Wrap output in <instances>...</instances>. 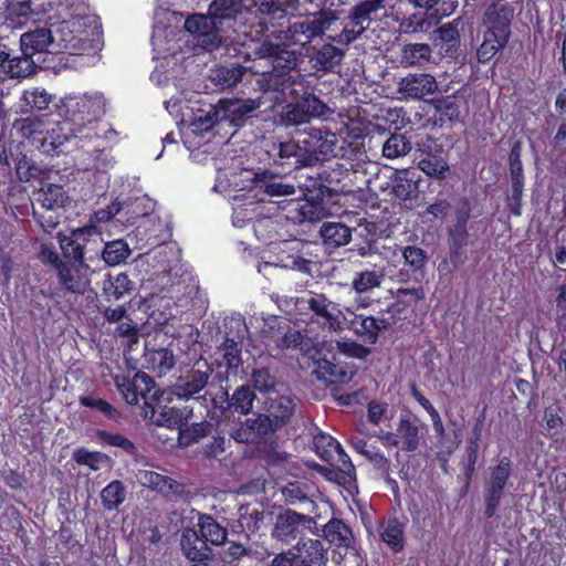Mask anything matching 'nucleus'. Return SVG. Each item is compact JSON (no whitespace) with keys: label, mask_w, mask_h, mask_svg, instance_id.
<instances>
[{"label":"nucleus","mask_w":566,"mask_h":566,"mask_svg":"<svg viewBox=\"0 0 566 566\" xmlns=\"http://www.w3.org/2000/svg\"><path fill=\"white\" fill-rule=\"evenodd\" d=\"M185 29L197 35L198 44L212 52L222 42L220 32L232 31L238 36L258 40L268 31L265 15L256 10L253 0H213L208 14H193L185 21Z\"/></svg>","instance_id":"1"},{"label":"nucleus","mask_w":566,"mask_h":566,"mask_svg":"<svg viewBox=\"0 0 566 566\" xmlns=\"http://www.w3.org/2000/svg\"><path fill=\"white\" fill-rule=\"evenodd\" d=\"M21 55L8 57L4 67H0L1 80L27 78L38 69L59 73L66 66L67 59L62 52H53V35L49 28H35L20 35Z\"/></svg>","instance_id":"2"},{"label":"nucleus","mask_w":566,"mask_h":566,"mask_svg":"<svg viewBox=\"0 0 566 566\" xmlns=\"http://www.w3.org/2000/svg\"><path fill=\"white\" fill-rule=\"evenodd\" d=\"M337 140L336 134L326 127H308L298 134L297 139L274 143L269 156L274 166L286 171L313 167L335 156Z\"/></svg>","instance_id":"3"},{"label":"nucleus","mask_w":566,"mask_h":566,"mask_svg":"<svg viewBox=\"0 0 566 566\" xmlns=\"http://www.w3.org/2000/svg\"><path fill=\"white\" fill-rule=\"evenodd\" d=\"M268 31L264 36L274 38L285 45H298L304 49L316 38L334 42L335 31L339 24L334 9H321L304 17L272 19L265 15Z\"/></svg>","instance_id":"4"},{"label":"nucleus","mask_w":566,"mask_h":566,"mask_svg":"<svg viewBox=\"0 0 566 566\" xmlns=\"http://www.w3.org/2000/svg\"><path fill=\"white\" fill-rule=\"evenodd\" d=\"M384 2V0H361L346 11L334 9L339 22L334 42L348 48L361 39L370 25L380 20V12L385 9Z\"/></svg>","instance_id":"5"},{"label":"nucleus","mask_w":566,"mask_h":566,"mask_svg":"<svg viewBox=\"0 0 566 566\" xmlns=\"http://www.w3.org/2000/svg\"><path fill=\"white\" fill-rule=\"evenodd\" d=\"M114 382L127 403L134 406L143 400L145 408H148L153 416L156 415V405L160 402L164 390L159 388L151 376L139 370L133 378L116 375Z\"/></svg>","instance_id":"6"},{"label":"nucleus","mask_w":566,"mask_h":566,"mask_svg":"<svg viewBox=\"0 0 566 566\" xmlns=\"http://www.w3.org/2000/svg\"><path fill=\"white\" fill-rule=\"evenodd\" d=\"M513 473V461L502 457L496 464L489 467L483 484L484 517L492 518L505 494V489Z\"/></svg>","instance_id":"7"},{"label":"nucleus","mask_w":566,"mask_h":566,"mask_svg":"<svg viewBox=\"0 0 566 566\" xmlns=\"http://www.w3.org/2000/svg\"><path fill=\"white\" fill-rule=\"evenodd\" d=\"M315 525L316 521L310 514L285 509L276 515L272 537L285 545H291L295 541L301 542Z\"/></svg>","instance_id":"8"},{"label":"nucleus","mask_w":566,"mask_h":566,"mask_svg":"<svg viewBox=\"0 0 566 566\" xmlns=\"http://www.w3.org/2000/svg\"><path fill=\"white\" fill-rule=\"evenodd\" d=\"M415 147L418 153L419 169L429 177L446 178L450 168L443 156V146L429 134H424L417 136Z\"/></svg>","instance_id":"9"},{"label":"nucleus","mask_w":566,"mask_h":566,"mask_svg":"<svg viewBox=\"0 0 566 566\" xmlns=\"http://www.w3.org/2000/svg\"><path fill=\"white\" fill-rule=\"evenodd\" d=\"M101 233L95 226H85L72 230L70 235L59 237L60 248L65 259L64 262L70 264H86V254L90 244H97ZM92 259V256H88Z\"/></svg>","instance_id":"10"},{"label":"nucleus","mask_w":566,"mask_h":566,"mask_svg":"<svg viewBox=\"0 0 566 566\" xmlns=\"http://www.w3.org/2000/svg\"><path fill=\"white\" fill-rule=\"evenodd\" d=\"M259 38L258 40H252L253 44L252 53L255 57L259 59H269L271 61L272 67L276 72L285 73L291 75V71H293L298 61V53L292 50H289L283 42L281 44H273L269 40H262Z\"/></svg>","instance_id":"11"},{"label":"nucleus","mask_w":566,"mask_h":566,"mask_svg":"<svg viewBox=\"0 0 566 566\" xmlns=\"http://www.w3.org/2000/svg\"><path fill=\"white\" fill-rule=\"evenodd\" d=\"M429 103L434 108V122L440 126L462 122L463 116L469 113L468 96L461 90L451 95L432 98Z\"/></svg>","instance_id":"12"},{"label":"nucleus","mask_w":566,"mask_h":566,"mask_svg":"<svg viewBox=\"0 0 566 566\" xmlns=\"http://www.w3.org/2000/svg\"><path fill=\"white\" fill-rule=\"evenodd\" d=\"M514 8L509 2L495 1L489 4L483 15V28L502 39L510 40Z\"/></svg>","instance_id":"13"},{"label":"nucleus","mask_w":566,"mask_h":566,"mask_svg":"<svg viewBox=\"0 0 566 566\" xmlns=\"http://www.w3.org/2000/svg\"><path fill=\"white\" fill-rule=\"evenodd\" d=\"M403 259V264L398 271L399 282H421L424 277V269L429 261L426 250L417 245L398 247Z\"/></svg>","instance_id":"14"},{"label":"nucleus","mask_w":566,"mask_h":566,"mask_svg":"<svg viewBox=\"0 0 566 566\" xmlns=\"http://www.w3.org/2000/svg\"><path fill=\"white\" fill-rule=\"evenodd\" d=\"M276 432L271 422V417L258 413L253 418H247L237 427L231 437L239 443H259L266 436Z\"/></svg>","instance_id":"15"},{"label":"nucleus","mask_w":566,"mask_h":566,"mask_svg":"<svg viewBox=\"0 0 566 566\" xmlns=\"http://www.w3.org/2000/svg\"><path fill=\"white\" fill-rule=\"evenodd\" d=\"M291 84L289 95L298 101L311 118L325 116L329 112L326 103L315 95V88L303 76L297 75V80Z\"/></svg>","instance_id":"16"},{"label":"nucleus","mask_w":566,"mask_h":566,"mask_svg":"<svg viewBox=\"0 0 566 566\" xmlns=\"http://www.w3.org/2000/svg\"><path fill=\"white\" fill-rule=\"evenodd\" d=\"M88 265L70 264L65 262L56 271V276L64 294L81 295L90 286L91 280L87 275Z\"/></svg>","instance_id":"17"},{"label":"nucleus","mask_w":566,"mask_h":566,"mask_svg":"<svg viewBox=\"0 0 566 566\" xmlns=\"http://www.w3.org/2000/svg\"><path fill=\"white\" fill-rule=\"evenodd\" d=\"M438 91L436 77L429 73H413L402 77L398 83V93L407 98L422 99Z\"/></svg>","instance_id":"18"},{"label":"nucleus","mask_w":566,"mask_h":566,"mask_svg":"<svg viewBox=\"0 0 566 566\" xmlns=\"http://www.w3.org/2000/svg\"><path fill=\"white\" fill-rule=\"evenodd\" d=\"M306 191V196L294 197L289 200V206L292 207L290 212H294L291 218L297 222H318L325 216V209L323 207L322 201L315 200L313 196H311L312 191L308 187L304 188Z\"/></svg>","instance_id":"19"},{"label":"nucleus","mask_w":566,"mask_h":566,"mask_svg":"<svg viewBox=\"0 0 566 566\" xmlns=\"http://www.w3.org/2000/svg\"><path fill=\"white\" fill-rule=\"evenodd\" d=\"M394 324V321L385 317H374L364 314H354V317L349 321V327L363 337L365 342L375 344L378 339L381 331L388 329Z\"/></svg>","instance_id":"20"},{"label":"nucleus","mask_w":566,"mask_h":566,"mask_svg":"<svg viewBox=\"0 0 566 566\" xmlns=\"http://www.w3.org/2000/svg\"><path fill=\"white\" fill-rule=\"evenodd\" d=\"M315 364L317 377L328 384H345L352 379L353 371L346 364L338 361L334 353H329V357H319Z\"/></svg>","instance_id":"21"},{"label":"nucleus","mask_w":566,"mask_h":566,"mask_svg":"<svg viewBox=\"0 0 566 566\" xmlns=\"http://www.w3.org/2000/svg\"><path fill=\"white\" fill-rule=\"evenodd\" d=\"M292 549L300 566H325L327 564V551L322 541L317 538L302 539Z\"/></svg>","instance_id":"22"},{"label":"nucleus","mask_w":566,"mask_h":566,"mask_svg":"<svg viewBox=\"0 0 566 566\" xmlns=\"http://www.w3.org/2000/svg\"><path fill=\"white\" fill-rule=\"evenodd\" d=\"M176 365V356L170 348L145 346L143 367L157 377L166 376Z\"/></svg>","instance_id":"23"},{"label":"nucleus","mask_w":566,"mask_h":566,"mask_svg":"<svg viewBox=\"0 0 566 566\" xmlns=\"http://www.w3.org/2000/svg\"><path fill=\"white\" fill-rule=\"evenodd\" d=\"M390 193L402 201L418 197L419 178L415 170H396L390 181Z\"/></svg>","instance_id":"24"},{"label":"nucleus","mask_w":566,"mask_h":566,"mask_svg":"<svg viewBox=\"0 0 566 566\" xmlns=\"http://www.w3.org/2000/svg\"><path fill=\"white\" fill-rule=\"evenodd\" d=\"M424 298L426 292L422 285L412 289L399 287L395 301L388 305L386 312L390 315V319L395 322V318H399L408 308L413 311L418 303Z\"/></svg>","instance_id":"25"},{"label":"nucleus","mask_w":566,"mask_h":566,"mask_svg":"<svg viewBox=\"0 0 566 566\" xmlns=\"http://www.w3.org/2000/svg\"><path fill=\"white\" fill-rule=\"evenodd\" d=\"M209 375L207 371L191 369L181 375L172 386V392L178 398L190 399L199 394L208 385Z\"/></svg>","instance_id":"26"},{"label":"nucleus","mask_w":566,"mask_h":566,"mask_svg":"<svg viewBox=\"0 0 566 566\" xmlns=\"http://www.w3.org/2000/svg\"><path fill=\"white\" fill-rule=\"evenodd\" d=\"M345 46L327 41L315 49L312 55L314 66L319 71H331L339 65L345 57Z\"/></svg>","instance_id":"27"},{"label":"nucleus","mask_w":566,"mask_h":566,"mask_svg":"<svg viewBox=\"0 0 566 566\" xmlns=\"http://www.w3.org/2000/svg\"><path fill=\"white\" fill-rule=\"evenodd\" d=\"M380 539L394 553L405 549V524L397 517H389L379 528Z\"/></svg>","instance_id":"28"},{"label":"nucleus","mask_w":566,"mask_h":566,"mask_svg":"<svg viewBox=\"0 0 566 566\" xmlns=\"http://www.w3.org/2000/svg\"><path fill=\"white\" fill-rule=\"evenodd\" d=\"M156 410V413H158L156 423L171 429L177 428L180 430L188 422L189 418L192 417V409H188L187 407L160 406V402H158Z\"/></svg>","instance_id":"29"},{"label":"nucleus","mask_w":566,"mask_h":566,"mask_svg":"<svg viewBox=\"0 0 566 566\" xmlns=\"http://www.w3.org/2000/svg\"><path fill=\"white\" fill-rule=\"evenodd\" d=\"M282 496L287 505L308 504L310 513L316 507L315 501L311 497V485L303 481H291L282 488Z\"/></svg>","instance_id":"30"},{"label":"nucleus","mask_w":566,"mask_h":566,"mask_svg":"<svg viewBox=\"0 0 566 566\" xmlns=\"http://www.w3.org/2000/svg\"><path fill=\"white\" fill-rule=\"evenodd\" d=\"M104 113V104L101 97L84 96L75 103L73 115L74 120L85 125L96 122Z\"/></svg>","instance_id":"31"},{"label":"nucleus","mask_w":566,"mask_h":566,"mask_svg":"<svg viewBox=\"0 0 566 566\" xmlns=\"http://www.w3.org/2000/svg\"><path fill=\"white\" fill-rule=\"evenodd\" d=\"M319 233L327 249L346 245L352 239L350 228L340 222H324Z\"/></svg>","instance_id":"32"},{"label":"nucleus","mask_w":566,"mask_h":566,"mask_svg":"<svg viewBox=\"0 0 566 566\" xmlns=\"http://www.w3.org/2000/svg\"><path fill=\"white\" fill-rule=\"evenodd\" d=\"M324 538L333 546L349 547L353 542L352 528L343 520L333 517L323 527Z\"/></svg>","instance_id":"33"},{"label":"nucleus","mask_w":566,"mask_h":566,"mask_svg":"<svg viewBox=\"0 0 566 566\" xmlns=\"http://www.w3.org/2000/svg\"><path fill=\"white\" fill-rule=\"evenodd\" d=\"M295 410L294 400L289 396H280L272 399L268 409L271 417L272 427L275 431L280 430L289 422Z\"/></svg>","instance_id":"34"},{"label":"nucleus","mask_w":566,"mask_h":566,"mask_svg":"<svg viewBox=\"0 0 566 566\" xmlns=\"http://www.w3.org/2000/svg\"><path fill=\"white\" fill-rule=\"evenodd\" d=\"M434 43L446 55H453L460 45L457 20L439 27L434 31Z\"/></svg>","instance_id":"35"},{"label":"nucleus","mask_w":566,"mask_h":566,"mask_svg":"<svg viewBox=\"0 0 566 566\" xmlns=\"http://www.w3.org/2000/svg\"><path fill=\"white\" fill-rule=\"evenodd\" d=\"M432 50L427 43H407L402 45L399 63L403 67L422 65L430 61Z\"/></svg>","instance_id":"36"},{"label":"nucleus","mask_w":566,"mask_h":566,"mask_svg":"<svg viewBox=\"0 0 566 566\" xmlns=\"http://www.w3.org/2000/svg\"><path fill=\"white\" fill-rule=\"evenodd\" d=\"M180 544L184 554L190 560H201L202 556H208L207 542L193 528H185L182 531Z\"/></svg>","instance_id":"37"},{"label":"nucleus","mask_w":566,"mask_h":566,"mask_svg":"<svg viewBox=\"0 0 566 566\" xmlns=\"http://www.w3.org/2000/svg\"><path fill=\"white\" fill-rule=\"evenodd\" d=\"M397 436L400 439L392 442L394 446L400 444L401 449L407 452L416 451L419 447V428L410 418L401 417L397 427Z\"/></svg>","instance_id":"38"},{"label":"nucleus","mask_w":566,"mask_h":566,"mask_svg":"<svg viewBox=\"0 0 566 566\" xmlns=\"http://www.w3.org/2000/svg\"><path fill=\"white\" fill-rule=\"evenodd\" d=\"M134 289V282L122 272L116 275L108 274L103 284V292L107 301H118Z\"/></svg>","instance_id":"39"},{"label":"nucleus","mask_w":566,"mask_h":566,"mask_svg":"<svg viewBox=\"0 0 566 566\" xmlns=\"http://www.w3.org/2000/svg\"><path fill=\"white\" fill-rule=\"evenodd\" d=\"M199 533L205 542L219 546L228 536L226 527L221 526L211 515L201 514L198 521Z\"/></svg>","instance_id":"40"},{"label":"nucleus","mask_w":566,"mask_h":566,"mask_svg":"<svg viewBox=\"0 0 566 566\" xmlns=\"http://www.w3.org/2000/svg\"><path fill=\"white\" fill-rule=\"evenodd\" d=\"M327 463L332 467L335 479L339 484H350L356 480L355 467L343 447L333 455V460Z\"/></svg>","instance_id":"41"},{"label":"nucleus","mask_w":566,"mask_h":566,"mask_svg":"<svg viewBox=\"0 0 566 566\" xmlns=\"http://www.w3.org/2000/svg\"><path fill=\"white\" fill-rule=\"evenodd\" d=\"M32 13L31 0L17 2L10 0L6 10V27L10 29L21 28L27 24Z\"/></svg>","instance_id":"42"},{"label":"nucleus","mask_w":566,"mask_h":566,"mask_svg":"<svg viewBox=\"0 0 566 566\" xmlns=\"http://www.w3.org/2000/svg\"><path fill=\"white\" fill-rule=\"evenodd\" d=\"M296 77L287 75L285 73L276 72L273 67L271 71L263 72L259 84L264 92H279L282 94H289L291 91L292 81H296Z\"/></svg>","instance_id":"43"},{"label":"nucleus","mask_w":566,"mask_h":566,"mask_svg":"<svg viewBox=\"0 0 566 566\" xmlns=\"http://www.w3.org/2000/svg\"><path fill=\"white\" fill-rule=\"evenodd\" d=\"M409 2L416 8L424 9L436 22L451 15L458 8V2L452 0H409Z\"/></svg>","instance_id":"44"},{"label":"nucleus","mask_w":566,"mask_h":566,"mask_svg":"<svg viewBox=\"0 0 566 566\" xmlns=\"http://www.w3.org/2000/svg\"><path fill=\"white\" fill-rule=\"evenodd\" d=\"M260 107V102L252 98L229 101L226 113L232 124L240 126L245 118Z\"/></svg>","instance_id":"45"},{"label":"nucleus","mask_w":566,"mask_h":566,"mask_svg":"<svg viewBox=\"0 0 566 566\" xmlns=\"http://www.w3.org/2000/svg\"><path fill=\"white\" fill-rule=\"evenodd\" d=\"M264 193L270 197H301L306 196V191L301 186H295L292 182H287L282 178L271 177L264 181Z\"/></svg>","instance_id":"46"},{"label":"nucleus","mask_w":566,"mask_h":566,"mask_svg":"<svg viewBox=\"0 0 566 566\" xmlns=\"http://www.w3.org/2000/svg\"><path fill=\"white\" fill-rule=\"evenodd\" d=\"M509 40L502 39L495 33L483 30V41L476 50V59L479 63L485 64L490 62L502 49L505 48Z\"/></svg>","instance_id":"47"},{"label":"nucleus","mask_w":566,"mask_h":566,"mask_svg":"<svg viewBox=\"0 0 566 566\" xmlns=\"http://www.w3.org/2000/svg\"><path fill=\"white\" fill-rule=\"evenodd\" d=\"M130 253L128 243L123 239H117L105 243L102 258L107 265L116 266L124 263Z\"/></svg>","instance_id":"48"},{"label":"nucleus","mask_w":566,"mask_h":566,"mask_svg":"<svg viewBox=\"0 0 566 566\" xmlns=\"http://www.w3.org/2000/svg\"><path fill=\"white\" fill-rule=\"evenodd\" d=\"M126 499V490L122 481L114 480L101 492L102 504L105 510H116Z\"/></svg>","instance_id":"49"},{"label":"nucleus","mask_w":566,"mask_h":566,"mask_svg":"<svg viewBox=\"0 0 566 566\" xmlns=\"http://www.w3.org/2000/svg\"><path fill=\"white\" fill-rule=\"evenodd\" d=\"M313 447L317 457L324 462H331L333 455L342 448L334 437L324 432L314 436Z\"/></svg>","instance_id":"50"},{"label":"nucleus","mask_w":566,"mask_h":566,"mask_svg":"<svg viewBox=\"0 0 566 566\" xmlns=\"http://www.w3.org/2000/svg\"><path fill=\"white\" fill-rule=\"evenodd\" d=\"M256 398L254 390L249 385L239 386L231 396V408L241 415H248L253 408Z\"/></svg>","instance_id":"51"},{"label":"nucleus","mask_w":566,"mask_h":566,"mask_svg":"<svg viewBox=\"0 0 566 566\" xmlns=\"http://www.w3.org/2000/svg\"><path fill=\"white\" fill-rule=\"evenodd\" d=\"M143 479L145 485L165 495L176 492L179 486L175 479L155 471H145Z\"/></svg>","instance_id":"52"},{"label":"nucleus","mask_w":566,"mask_h":566,"mask_svg":"<svg viewBox=\"0 0 566 566\" xmlns=\"http://www.w3.org/2000/svg\"><path fill=\"white\" fill-rule=\"evenodd\" d=\"M412 149V143L402 134H392L384 144L382 155L389 159L405 156Z\"/></svg>","instance_id":"53"},{"label":"nucleus","mask_w":566,"mask_h":566,"mask_svg":"<svg viewBox=\"0 0 566 566\" xmlns=\"http://www.w3.org/2000/svg\"><path fill=\"white\" fill-rule=\"evenodd\" d=\"M438 23L426 11L424 13H412L403 18L400 22V28L405 33L429 32Z\"/></svg>","instance_id":"54"},{"label":"nucleus","mask_w":566,"mask_h":566,"mask_svg":"<svg viewBox=\"0 0 566 566\" xmlns=\"http://www.w3.org/2000/svg\"><path fill=\"white\" fill-rule=\"evenodd\" d=\"M212 424L208 421L185 424L179 430V441L185 446L198 442L199 439L207 437L211 432Z\"/></svg>","instance_id":"55"},{"label":"nucleus","mask_w":566,"mask_h":566,"mask_svg":"<svg viewBox=\"0 0 566 566\" xmlns=\"http://www.w3.org/2000/svg\"><path fill=\"white\" fill-rule=\"evenodd\" d=\"M308 308L316 315L324 318L331 328H334L338 321L329 311V307L333 305L324 294L315 293L307 301Z\"/></svg>","instance_id":"56"},{"label":"nucleus","mask_w":566,"mask_h":566,"mask_svg":"<svg viewBox=\"0 0 566 566\" xmlns=\"http://www.w3.org/2000/svg\"><path fill=\"white\" fill-rule=\"evenodd\" d=\"M96 436L103 444L118 447L129 455H134L137 451L135 443L119 432H109L99 429Z\"/></svg>","instance_id":"57"},{"label":"nucleus","mask_w":566,"mask_h":566,"mask_svg":"<svg viewBox=\"0 0 566 566\" xmlns=\"http://www.w3.org/2000/svg\"><path fill=\"white\" fill-rule=\"evenodd\" d=\"M281 117L282 123L285 126H298L308 123L311 119L308 114L296 99L283 106Z\"/></svg>","instance_id":"58"},{"label":"nucleus","mask_w":566,"mask_h":566,"mask_svg":"<svg viewBox=\"0 0 566 566\" xmlns=\"http://www.w3.org/2000/svg\"><path fill=\"white\" fill-rule=\"evenodd\" d=\"M212 408L207 410V417L217 422L228 417L231 409V397L228 390L220 389V391L211 398Z\"/></svg>","instance_id":"59"},{"label":"nucleus","mask_w":566,"mask_h":566,"mask_svg":"<svg viewBox=\"0 0 566 566\" xmlns=\"http://www.w3.org/2000/svg\"><path fill=\"white\" fill-rule=\"evenodd\" d=\"M251 381L253 388L262 394L274 391L277 384L275 375L268 367L253 369Z\"/></svg>","instance_id":"60"},{"label":"nucleus","mask_w":566,"mask_h":566,"mask_svg":"<svg viewBox=\"0 0 566 566\" xmlns=\"http://www.w3.org/2000/svg\"><path fill=\"white\" fill-rule=\"evenodd\" d=\"M67 197L63 187L57 185H49L45 190L42 191L39 201L41 206L49 211L56 208L63 207Z\"/></svg>","instance_id":"61"},{"label":"nucleus","mask_w":566,"mask_h":566,"mask_svg":"<svg viewBox=\"0 0 566 566\" xmlns=\"http://www.w3.org/2000/svg\"><path fill=\"white\" fill-rule=\"evenodd\" d=\"M253 4L261 14L270 15L272 19H284L290 0H253Z\"/></svg>","instance_id":"62"},{"label":"nucleus","mask_w":566,"mask_h":566,"mask_svg":"<svg viewBox=\"0 0 566 566\" xmlns=\"http://www.w3.org/2000/svg\"><path fill=\"white\" fill-rule=\"evenodd\" d=\"M107 459V455L99 451H88L84 447L76 448L73 451V460L78 465L88 467L93 471L101 468V463Z\"/></svg>","instance_id":"63"},{"label":"nucleus","mask_w":566,"mask_h":566,"mask_svg":"<svg viewBox=\"0 0 566 566\" xmlns=\"http://www.w3.org/2000/svg\"><path fill=\"white\" fill-rule=\"evenodd\" d=\"M468 238V224L454 221L448 229V243L451 255L458 253L464 245H467Z\"/></svg>","instance_id":"64"}]
</instances>
